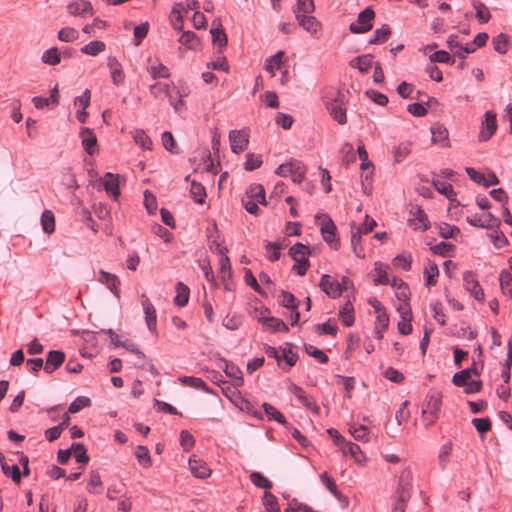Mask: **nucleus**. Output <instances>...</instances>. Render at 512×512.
<instances>
[{
    "label": "nucleus",
    "mask_w": 512,
    "mask_h": 512,
    "mask_svg": "<svg viewBox=\"0 0 512 512\" xmlns=\"http://www.w3.org/2000/svg\"><path fill=\"white\" fill-rule=\"evenodd\" d=\"M412 474L409 470L401 472L396 490V501L393 504L392 512H405L407 502L411 498Z\"/></svg>",
    "instance_id": "1"
},
{
    "label": "nucleus",
    "mask_w": 512,
    "mask_h": 512,
    "mask_svg": "<svg viewBox=\"0 0 512 512\" xmlns=\"http://www.w3.org/2000/svg\"><path fill=\"white\" fill-rule=\"evenodd\" d=\"M324 104L334 121L340 125L347 123L346 97L343 92L336 90L331 97H325Z\"/></svg>",
    "instance_id": "2"
},
{
    "label": "nucleus",
    "mask_w": 512,
    "mask_h": 512,
    "mask_svg": "<svg viewBox=\"0 0 512 512\" xmlns=\"http://www.w3.org/2000/svg\"><path fill=\"white\" fill-rule=\"evenodd\" d=\"M293 349L294 346L291 343H285L281 350L272 346H267L265 348V353L268 357L274 358L284 371H288L295 365L298 359V355Z\"/></svg>",
    "instance_id": "3"
},
{
    "label": "nucleus",
    "mask_w": 512,
    "mask_h": 512,
    "mask_svg": "<svg viewBox=\"0 0 512 512\" xmlns=\"http://www.w3.org/2000/svg\"><path fill=\"white\" fill-rule=\"evenodd\" d=\"M442 405V395L437 391H430L425 398L422 416L427 425L435 423L439 416L440 408Z\"/></svg>",
    "instance_id": "4"
},
{
    "label": "nucleus",
    "mask_w": 512,
    "mask_h": 512,
    "mask_svg": "<svg viewBox=\"0 0 512 512\" xmlns=\"http://www.w3.org/2000/svg\"><path fill=\"white\" fill-rule=\"evenodd\" d=\"M315 219L322 220L320 224V232L323 240L330 245V247L337 250L340 247V240L337 237V228L333 220L324 213H317L315 215Z\"/></svg>",
    "instance_id": "5"
},
{
    "label": "nucleus",
    "mask_w": 512,
    "mask_h": 512,
    "mask_svg": "<svg viewBox=\"0 0 512 512\" xmlns=\"http://www.w3.org/2000/svg\"><path fill=\"white\" fill-rule=\"evenodd\" d=\"M190 94V87L183 81L177 83L172 82L171 93L168 98L170 105L176 113H180L186 109L183 98Z\"/></svg>",
    "instance_id": "6"
},
{
    "label": "nucleus",
    "mask_w": 512,
    "mask_h": 512,
    "mask_svg": "<svg viewBox=\"0 0 512 512\" xmlns=\"http://www.w3.org/2000/svg\"><path fill=\"white\" fill-rule=\"evenodd\" d=\"M306 168L299 161H290L281 164L276 169V174L281 177H290L294 183H300L305 177Z\"/></svg>",
    "instance_id": "7"
},
{
    "label": "nucleus",
    "mask_w": 512,
    "mask_h": 512,
    "mask_svg": "<svg viewBox=\"0 0 512 512\" xmlns=\"http://www.w3.org/2000/svg\"><path fill=\"white\" fill-rule=\"evenodd\" d=\"M375 18V12L371 7H367L361 11L355 22L349 26V30L354 34H362L368 32L372 28V21Z\"/></svg>",
    "instance_id": "8"
},
{
    "label": "nucleus",
    "mask_w": 512,
    "mask_h": 512,
    "mask_svg": "<svg viewBox=\"0 0 512 512\" xmlns=\"http://www.w3.org/2000/svg\"><path fill=\"white\" fill-rule=\"evenodd\" d=\"M67 13L74 17L86 18L94 14V9L88 0H71L67 6Z\"/></svg>",
    "instance_id": "9"
},
{
    "label": "nucleus",
    "mask_w": 512,
    "mask_h": 512,
    "mask_svg": "<svg viewBox=\"0 0 512 512\" xmlns=\"http://www.w3.org/2000/svg\"><path fill=\"white\" fill-rule=\"evenodd\" d=\"M296 20L300 27H302L313 38L319 39L322 31L321 22L312 15H296Z\"/></svg>",
    "instance_id": "10"
},
{
    "label": "nucleus",
    "mask_w": 512,
    "mask_h": 512,
    "mask_svg": "<svg viewBox=\"0 0 512 512\" xmlns=\"http://www.w3.org/2000/svg\"><path fill=\"white\" fill-rule=\"evenodd\" d=\"M409 225L415 230L426 231L430 227L425 211L418 205H414L410 209Z\"/></svg>",
    "instance_id": "11"
},
{
    "label": "nucleus",
    "mask_w": 512,
    "mask_h": 512,
    "mask_svg": "<svg viewBox=\"0 0 512 512\" xmlns=\"http://www.w3.org/2000/svg\"><path fill=\"white\" fill-rule=\"evenodd\" d=\"M497 130L496 114L492 111H486L481 129L478 135L479 141H488Z\"/></svg>",
    "instance_id": "12"
},
{
    "label": "nucleus",
    "mask_w": 512,
    "mask_h": 512,
    "mask_svg": "<svg viewBox=\"0 0 512 512\" xmlns=\"http://www.w3.org/2000/svg\"><path fill=\"white\" fill-rule=\"evenodd\" d=\"M467 223L471 226L491 229L494 227H498L500 225V219L495 217L491 213H486L484 215H470L466 217Z\"/></svg>",
    "instance_id": "13"
},
{
    "label": "nucleus",
    "mask_w": 512,
    "mask_h": 512,
    "mask_svg": "<svg viewBox=\"0 0 512 512\" xmlns=\"http://www.w3.org/2000/svg\"><path fill=\"white\" fill-rule=\"evenodd\" d=\"M245 130H231L229 132V142L231 150L234 153H240L247 149L249 139Z\"/></svg>",
    "instance_id": "14"
},
{
    "label": "nucleus",
    "mask_w": 512,
    "mask_h": 512,
    "mask_svg": "<svg viewBox=\"0 0 512 512\" xmlns=\"http://www.w3.org/2000/svg\"><path fill=\"white\" fill-rule=\"evenodd\" d=\"M463 282L465 289L477 300H484V292L481 288L475 274L471 271H466L463 274Z\"/></svg>",
    "instance_id": "15"
},
{
    "label": "nucleus",
    "mask_w": 512,
    "mask_h": 512,
    "mask_svg": "<svg viewBox=\"0 0 512 512\" xmlns=\"http://www.w3.org/2000/svg\"><path fill=\"white\" fill-rule=\"evenodd\" d=\"M319 287L330 298L336 299L342 295L339 281L328 274L322 275Z\"/></svg>",
    "instance_id": "16"
},
{
    "label": "nucleus",
    "mask_w": 512,
    "mask_h": 512,
    "mask_svg": "<svg viewBox=\"0 0 512 512\" xmlns=\"http://www.w3.org/2000/svg\"><path fill=\"white\" fill-rule=\"evenodd\" d=\"M219 361L223 364V366L222 365H218V366L223 368V371L225 372V374L229 378H231L232 385L236 388L241 387L244 384V379H243L242 371L240 370V368L237 365H235L234 363H231L224 358H220Z\"/></svg>",
    "instance_id": "17"
},
{
    "label": "nucleus",
    "mask_w": 512,
    "mask_h": 512,
    "mask_svg": "<svg viewBox=\"0 0 512 512\" xmlns=\"http://www.w3.org/2000/svg\"><path fill=\"white\" fill-rule=\"evenodd\" d=\"M430 131L432 143L437 144L442 148H449L451 146L449 140V132L443 124H433L430 128Z\"/></svg>",
    "instance_id": "18"
},
{
    "label": "nucleus",
    "mask_w": 512,
    "mask_h": 512,
    "mask_svg": "<svg viewBox=\"0 0 512 512\" xmlns=\"http://www.w3.org/2000/svg\"><path fill=\"white\" fill-rule=\"evenodd\" d=\"M210 33L213 44L218 47V53L222 54L223 48L227 46L228 39L219 19L212 22Z\"/></svg>",
    "instance_id": "19"
},
{
    "label": "nucleus",
    "mask_w": 512,
    "mask_h": 512,
    "mask_svg": "<svg viewBox=\"0 0 512 512\" xmlns=\"http://www.w3.org/2000/svg\"><path fill=\"white\" fill-rule=\"evenodd\" d=\"M142 307L145 314L146 325L150 332H156V324H157V315L156 310L151 301L146 297L145 294H142Z\"/></svg>",
    "instance_id": "20"
},
{
    "label": "nucleus",
    "mask_w": 512,
    "mask_h": 512,
    "mask_svg": "<svg viewBox=\"0 0 512 512\" xmlns=\"http://www.w3.org/2000/svg\"><path fill=\"white\" fill-rule=\"evenodd\" d=\"M188 463L189 469L194 477L199 479H206L211 475L212 471L205 461L193 456L190 457Z\"/></svg>",
    "instance_id": "21"
},
{
    "label": "nucleus",
    "mask_w": 512,
    "mask_h": 512,
    "mask_svg": "<svg viewBox=\"0 0 512 512\" xmlns=\"http://www.w3.org/2000/svg\"><path fill=\"white\" fill-rule=\"evenodd\" d=\"M81 143L89 155H94L97 150V138L92 129L84 127L80 130Z\"/></svg>",
    "instance_id": "22"
},
{
    "label": "nucleus",
    "mask_w": 512,
    "mask_h": 512,
    "mask_svg": "<svg viewBox=\"0 0 512 512\" xmlns=\"http://www.w3.org/2000/svg\"><path fill=\"white\" fill-rule=\"evenodd\" d=\"M65 361V353L60 350H51L48 352L44 371L48 374H52L58 367H60Z\"/></svg>",
    "instance_id": "23"
},
{
    "label": "nucleus",
    "mask_w": 512,
    "mask_h": 512,
    "mask_svg": "<svg viewBox=\"0 0 512 512\" xmlns=\"http://www.w3.org/2000/svg\"><path fill=\"white\" fill-rule=\"evenodd\" d=\"M259 321L263 324L266 330H269L270 332L273 333L288 332L289 330L287 324L283 320L276 317L264 315V313H261Z\"/></svg>",
    "instance_id": "24"
},
{
    "label": "nucleus",
    "mask_w": 512,
    "mask_h": 512,
    "mask_svg": "<svg viewBox=\"0 0 512 512\" xmlns=\"http://www.w3.org/2000/svg\"><path fill=\"white\" fill-rule=\"evenodd\" d=\"M104 189L107 193V195L116 200L120 195V189H119V176L116 174H113L111 172H107L104 175V181H103Z\"/></svg>",
    "instance_id": "25"
},
{
    "label": "nucleus",
    "mask_w": 512,
    "mask_h": 512,
    "mask_svg": "<svg viewBox=\"0 0 512 512\" xmlns=\"http://www.w3.org/2000/svg\"><path fill=\"white\" fill-rule=\"evenodd\" d=\"M448 48L459 58L465 59L468 54L474 52L475 48L470 45H462L458 42L456 35H450L447 39Z\"/></svg>",
    "instance_id": "26"
},
{
    "label": "nucleus",
    "mask_w": 512,
    "mask_h": 512,
    "mask_svg": "<svg viewBox=\"0 0 512 512\" xmlns=\"http://www.w3.org/2000/svg\"><path fill=\"white\" fill-rule=\"evenodd\" d=\"M98 281L102 284H105L108 289L113 293L117 298L120 297L119 285L120 281L115 274H111L109 272L101 270L99 272Z\"/></svg>",
    "instance_id": "27"
},
{
    "label": "nucleus",
    "mask_w": 512,
    "mask_h": 512,
    "mask_svg": "<svg viewBox=\"0 0 512 512\" xmlns=\"http://www.w3.org/2000/svg\"><path fill=\"white\" fill-rule=\"evenodd\" d=\"M179 382L188 387L201 390L207 394H213L214 390L207 386L203 379L194 376H181Z\"/></svg>",
    "instance_id": "28"
},
{
    "label": "nucleus",
    "mask_w": 512,
    "mask_h": 512,
    "mask_svg": "<svg viewBox=\"0 0 512 512\" xmlns=\"http://www.w3.org/2000/svg\"><path fill=\"white\" fill-rule=\"evenodd\" d=\"M291 392L307 409L312 410L314 413L319 412V407L314 403L311 397H309L301 387L293 384L291 386Z\"/></svg>",
    "instance_id": "29"
},
{
    "label": "nucleus",
    "mask_w": 512,
    "mask_h": 512,
    "mask_svg": "<svg viewBox=\"0 0 512 512\" xmlns=\"http://www.w3.org/2000/svg\"><path fill=\"white\" fill-rule=\"evenodd\" d=\"M108 67L110 70L112 82L115 85L123 84V82L125 80V74L122 70L121 64L118 62V60L115 57H110L108 59Z\"/></svg>",
    "instance_id": "30"
},
{
    "label": "nucleus",
    "mask_w": 512,
    "mask_h": 512,
    "mask_svg": "<svg viewBox=\"0 0 512 512\" xmlns=\"http://www.w3.org/2000/svg\"><path fill=\"white\" fill-rule=\"evenodd\" d=\"M342 445L343 446L341 447V450L344 456L350 455L358 464H361L365 461V456L359 445L348 441H345Z\"/></svg>",
    "instance_id": "31"
},
{
    "label": "nucleus",
    "mask_w": 512,
    "mask_h": 512,
    "mask_svg": "<svg viewBox=\"0 0 512 512\" xmlns=\"http://www.w3.org/2000/svg\"><path fill=\"white\" fill-rule=\"evenodd\" d=\"M373 55L364 54L358 56L350 61V66L358 69L361 73H366L373 65Z\"/></svg>",
    "instance_id": "32"
},
{
    "label": "nucleus",
    "mask_w": 512,
    "mask_h": 512,
    "mask_svg": "<svg viewBox=\"0 0 512 512\" xmlns=\"http://www.w3.org/2000/svg\"><path fill=\"white\" fill-rule=\"evenodd\" d=\"M135 143L143 150H152L151 138L143 129H134L130 132Z\"/></svg>",
    "instance_id": "33"
},
{
    "label": "nucleus",
    "mask_w": 512,
    "mask_h": 512,
    "mask_svg": "<svg viewBox=\"0 0 512 512\" xmlns=\"http://www.w3.org/2000/svg\"><path fill=\"white\" fill-rule=\"evenodd\" d=\"M339 318L345 327H350L353 325L355 317L354 307L351 301H346L345 304L340 308Z\"/></svg>",
    "instance_id": "34"
},
{
    "label": "nucleus",
    "mask_w": 512,
    "mask_h": 512,
    "mask_svg": "<svg viewBox=\"0 0 512 512\" xmlns=\"http://www.w3.org/2000/svg\"><path fill=\"white\" fill-rule=\"evenodd\" d=\"M179 43L191 50H198L201 42L198 36L193 31H185L178 39Z\"/></svg>",
    "instance_id": "35"
},
{
    "label": "nucleus",
    "mask_w": 512,
    "mask_h": 512,
    "mask_svg": "<svg viewBox=\"0 0 512 512\" xmlns=\"http://www.w3.org/2000/svg\"><path fill=\"white\" fill-rule=\"evenodd\" d=\"M185 9L183 3H175L171 11V24L175 30L181 31L183 29V13Z\"/></svg>",
    "instance_id": "36"
},
{
    "label": "nucleus",
    "mask_w": 512,
    "mask_h": 512,
    "mask_svg": "<svg viewBox=\"0 0 512 512\" xmlns=\"http://www.w3.org/2000/svg\"><path fill=\"white\" fill-rule=\"evenodd\" d=\"M389 269V266L386 264H383L381 262H375L374 264V283L375 284H381V285H387L390 282V279L387 275V270Z\"/></svg>",
    "instance_id": "37"
},
{
    "label": "nucleus",
    "mask_w": 512,
    "mask_h": 512,
    "mask_svg": "<svg viewBox=\"0 0 512 512\" xmlns=\"http://www.w3.org/2000/svg\"><path fill=\"white\" fill-rule=\"evenodd\" d=\"M245 196L259 202L260 204L266 205L265 189L261 184H251L247 189Z\"/></svg>",
    "instance_id": "38"
},
{
    "label": "nucleus",
    "mask_w": 512,
    "mask_h": 512,
    "mask_svg": "<svg viewBox=\"0 0 512 512\" xmlns=\"http://www.w3.org/2000/svg\"><path fill=\"white\" fill-rule=\"evenodd\" d=\"M291 258L296 261L307 260L310 254L309 246L302 243H296L289 249Z\"/></svg>",
    "instance_id": "39"
},
{
    "label": "nucleus",
    "mask_w": 512,
    "mask_h": 512,
    "mask_svg": "<svg viewBox=\"0 0 512 512\" xmlns=\"http://www.w3.org/2000/svg\"><path fill=\"white\" fill-rule=\"evenodd\" d=\"M41 60L50 66L58 65L61 61V51L57 47L49 48L43 52Z\"/></svg>",
    "instance_id": "40"
},
{
    "label": "nucleus",
    "mask_w": 512,
    "mask_h": 512,
    "mask_svg": "<svg viewBox=\"0 0 512 512\" xmlns=\"http://www.w3.org/2000/svg\"><path fill=\"white\" fill-rule=\"evenodd\" d=\"M106 45L103 41L94 40L84 45L80 51L81 53L89 56H97L101 52L105 51Z\"/></svg>",
    "instance_id": "41"
},
{
    "label": "nucleus",
    "mask_w": 512,
    "mask_h": 512,
    "mask_svg": "<svg viewBox=\"0 0 512 512\" xmlns=\"http://www.w3.org/2000/svg\"><path fill=\"white\" fill-rule=\"evenodd\" d=\"M411 152V143L403 142L392 149L393 158L396 163L404 161Z\"/></svg>",
    "instance_id": "42"
},
{
    "label": "nucleus",
    "mask_w": 512,
    "mask_h": 512,
    "mask_svg": "<svg viewBox=\"0 0 512 512\" xmlns=\"http://www.w3.org/2000/svg\"><path fill=\"white\" fill-rule=\"evenodd\" d=\"M438 275L439 270L437 264L428 261L424 267L425 284L427 286H434L436 284V277Z\"/></svg>",
    "instance_id": "43"
},
{
    "label": "nucleus",
    "mask_w": 512,
    "mask_h": 512,
    "mask_svg": "<svg viewBox=\"0 0 512 512\" xmlns=\"http://www.w3.org/2000/svg\"><path fill=\"white\" fill-rule=\"evenodd\" d=\"M432 185L440 194L446 196L449 200H453L456 196L453 186L448 182L434 179L432 181Z\"/></svg>",
    "instance_id": "44"
},
{
    "label": "nucleus",
    "mask_w": 512,
    "mask_h": 512,
    "mask_svg": "<svg viewBox=\"0 0 512 512\" xmlns=\"http://www.w3.org/2000/svg\"><path fill=\"white\" fill-rule=\"evenodd\" d=\"M283 55V51H278L265 60L264 68L267 72L271 73L272 76L276 70L280 69Z\"/></svg>",
    "instance_id": "45"
},
{
    "label": "nucleus",
    "mask_w": 512,
    "mask_h": 512,
    "mask_svg": "<svg viewBox=\"0 0 512 512\" xmlns=\"http://www.w3.org/2000/svg\"><path fill=\"white\" fill-rule=\"evenodd\" d=\"M176 296L174 297V303L177 306L183 307L187 304L189 299V289L182 282L176 284Z\"/></svg>",
    "instance_id": "46"
},
{
    "label": "nucleus",
    "mask_w": 512,
    "mask_h": 512,
    "mask_svg": "<svg viewBox=\"0 0 512 512\" xmlns=\"http://www.w3.org/2000/svg\"><path fill=\"white\" fill-rule=\"evenodd\" d=\"M171 88H172V83L169 84V83L157 82L155 84H152L149 87V90H150V93L155 98H160L162 96H166L167 98H169L170 93H171Z\"/></svg>",
    "instance_id": "47"
},
{
    "label": "nucleus",
    "mask_w": 512,
    "mask_h": 512,
    "mask_svg": "<svg viewBox=\"0 0 512 512\" xmlns=\"http://www.w3.org/2000/svg\"><path fill=\"white\" fill-rule=\"evenodd\" d=\"M391 34L389 25L383 24L374 31L373 36L369 39V44H378L385 42Z\"/></svg>",
    "instance_id": "48"
},
{
    "label": "nucleus",
    "mask_w": 512,
    "mask_h": 512,
    "mask_svg": "<svg viewBox=\"0 0 512 512\" xmlns=\"http://www.w3.org/2000/svg\"><path fill=\"white\" fill-rule=\"evenodd\" d=\"M361 233L354 229V224L351 226V245L353 248V252L359 258H364L365 254L363 252V248L361 246Z\"/></svg>",
    "instance_id": "49"
},
{
    "label": "nucleus",
    "mask_w": 512,
    "mask_h": 512,
    "mask_svg": "<svg viewBox=\"0 0 512 512\" xmlns=\"http://www.w3.org/2000/svg\"><path fill=\"white\" fill-rule=\"evenodd\" d=\"M41 226L45 233L51 234L55 230L54 214L50 210H45L41 215Z\"/></svg>",
    "instance_id": "50"
},
{
    "label": "nucleus",
    "mask_w": 512,
    "mask_h": 512,
    "mask_svg": "<svg viewBox=\"0 0 512 512\" xmlns=\"http://www.w3.org/2000/svg\"><path fill=\"white\" fill-rule=\"evenodd\" d=\"M315 10L313 0H297V4L293 10L296 15H310Z\"/></svg>",
    "instance_id": "51"
},
{
    "label": "nucleus",
    "mask_w": 512,
    "mask_h": 512,
    "mask_svg": "<svg viewBox=\"0 0 512 512\" xmlns=\"http://www.w3.org/2000/svg\"><path fill=\"white\" fill-rule=\"evenodd\" d=\"M322 484L329 490V492L338 500L342 498L335 481L328 475L327 472L320 474Z\"/></svg>",
    "instance_id": "52"
},
{
    "label": "nucleus",
    "mask_w": 512,
    "mask_h": 512,
    "mask_svg": "<svg viewBox=\"0 0 512 512\" xmlns=\"http://www.w3.org/2000/svg\"><path fill=\"white\" fill-rule=\"evenodd\" d=\"M262 407L269 420H275L276 422L283 425L287 423L284 415L280 411H278L273 405L269 403H263Z\"/></svg>",
    "instance_id": "53"
},
{
    "label": "nucleus",
    "mask_w": 512,
    "mask_h": 512,
    "mask_svg": "<svg viewBox=\"0 0 512 512\" xmlns=\"http://www.w3.org/2000/svg\"><path fill=\"white\" fill-rule=\"evenodd\" d=\"M190 194L195 202L199 204H202L206 198L204 186L195 180L191 181Z\"/></svg>",
    "instance_id": "54"
},
{
    "label": "nucleus",
    "mask_w": 512,
    "mask_h": 512,
    "mask_svg": "<svg viewBox=\"0 0 512 512\" xmlns=\"http://www.w3.org/2000/svg\"><path fill=\"white\" fill-rule=\"evenodd\" d=\"M135 456L142 467L149 468L151 466V457L149 450L146 446H137L135 450Z\"/></svg>",
    "instance_id": "55"
},
{
    "label": "nucleus",
    "mask_w": 512,
    "mask_h": 512,
    "mask_svg": "<svg viewBox=\"0 0 512 512\" xmlns=\"http://www.w3.org/2000/svg\"><path fill=\"white\" fill-rule=\"evenodd\" d=\"M79 38V32L73 27H64L58 32V39L61 42L71 43Z\"/></svg>",
    "instance_id": "56"
},
{
    "label": "nucleus",
    "mask_w": 512,
    "mask_h": 512,
    "mask_svg": "<svg viewBox=\"0 0 512 512\" xmlns=\"http://www.w3.org/2000/svg\"><path fill=\"white\" fill-rule=\"evenodd\" d=\"M148 72L153 79L157 78H168L170 76V70L162 63L152 64L148 67Z\"/></svg>",
    "instance_id": "57"
},
{
    "label": "nucleus",
    "mask_w": 512,
    "mask_h": 512,
    "mask_svg": "<svg viewBox=\"0 0 512 512\" xmlns=\"http://www.w3.org/2000/svg\"><path fill=\"white\" fill-rule=\"evenodd\" d=\"M431 64L444 63L454 64L455 59L445 50H438L429 56Z\"/></svg>",
    "instance_id": "58"
},
{
    "label": "nucleus",
    "mask_w": 512,
    "mask_h": 512,
    "mask_svg": "<svg viewBox=\"0 0 512 512\" xmlns=\"http://www.w3.org/2000/svg\"><path fill=\"white\" fill-rule=\"evenodd\" d=\"M251 482L258 488L268 490L272 487V482L260 472L254 471L250 474Z\"/></svg>",
    "instance_id": "59"
},
{
    "label": "nucleus",
    "mask_w": 512,
    "mask_h": 512,
    "mask_svg": "<svg viewBox=\"0 0 512 512\" xmlns=\"http://www.w3.org/2000/svg\"><path fill=\"white\" fill-rule=\"evenodd\" d=\"M161 140H162V144H163L164 148L167 151H169L170 153H173V154L179 153L178 145H177L171 132H168V131L163 132L161 135Z\"/></svg>",
    "instance_id": "60"
},
{
    "label": "nucleus",
    "mask_w": 512,
    "mask_h": 512,
    "mask_svg": "<svg viewBox=\"0 0 512 512\" xmlns=\"http://www.w3.org/2000/svg\"><path fill=\"white\" fill-rule=\"evenodd\" d=\"M281 248L282 246L278 242H267L265 244L266 258L271 262L279 260Z\"/></svg>",
    "instance_id": "61"
},
{
    "label": "nucleus",
    "mask_w": 512,
    "mask_h": 512,
    "mask_svg": "<svg viewBox=\"0 0 512 512\" xmlns=\"http://www.w3.org/2000/svg\"><path fill=\"white\" fill-rule=\"evenodd\" d=\"M280 297V303L283 307L288 308L290 310L298 309L299 302L292 293L283 290L281 291Z\"/></svg>",
    "instance_id": "62"
},
{
    "label": "nucleus",
    "mask_w": 512,
    "mask_h": 512,
    "mask_svg": "<svg viewBox=\"0 0 512 512\" xmlns=\"http://www.w3.org/2000/svg\"><path fill=\"white\" fill-rule=\"evenodd\" d=\"M263 163L261 155H255L253 153H248L245 156L244 168L247 171H253L258 169Z\"/></svg>",
    "instance_id": "63"
},
{
    "label": "nucleus",
    "mask_w": 512,
    "mask_h": 512,
    "mask_svg": "<svg viewBox=\"0 0 512 512\" xmlns=\"http://www.w3.org/2000/svg\"><path fill=\"white\" fill-rule=\"evenodd\" d=\"M263 505L268 512H280L277 498L269 491H266L263 496Z\"/></svg>",
    "instance_id": "64"
}]
</instances>
